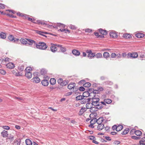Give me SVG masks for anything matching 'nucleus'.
Segmentation results:
<instances>
[{
  "mask_svg": "<svg viewBox=\"0 0 145 145\" xmlns=\"http://www.w3.org/2000/svg\"><path fill=\"white\" fill-rule=\"evenodd\" d=\"M37 48L42 50H45L47 48V46L44 42H40L38 44H35Z\"/></svg>",
  "mask_w": 145,
  "mask_h": 145,
  "instance_id": "1",
  "label": "nucleus"
},
{
  "mask_svg": "<svg viewBox=\"0 0 145 145\" xmlns=\"http://www.w3.org/2000/svg\"><path fill=\"white\" fill-rule=\"evenodd\" d=\"M99 98H93L92 101V104L95 106H97V108L101 109L103 108V106L102 105H101V106L99 107Z\"/></svg>",
  "mask_w": 145,
  "mask_h": 145,
  "instance_id": "2",
  "label": "nucleus"
},
{
  "mask_svg": "<svg viewBox=\"0 0 145 145\" xmlns=\"http://www.w3.org/2000/svg\"><path fill=\"white\" fill-rule=\"evenodd\" d=\"M127 58H136L138 57V54L136 52H133L132 53H129L127 54Z\"/></svg>",
  "mask_w": 145,
  "mask_h": 145,
  "instance_id": "3",
  "label": "nucleus"
},
{
  "mask_svg": "<svg viewBox=\"0 0 145 145\" xmlns=\"http://www.w3.org/2000/svg\"><path fill=\"white\" fill-rule=\"evenodd\" d=\"M58 83L62 86H65L67 84V82L65 81H63L61 78H59L57 80Z\"/></svg>",
  "mask_w": 145,
  "mask_h": 145,
  "instance_id": "4",
  "label": "nucleus"
},
{
  "mask_svg": "<svg viewBox=\"0 0 145 145\" xmlns=\"http://www.w3.org/2000/svg\"><path fill=\"white\" fill-rule=\"evenodd\" d=\"M6 11L7 15L12 18L14 17L12 14H14L15 12L14 11L8 10H6Z\"/></svg>",
  "mask_w": 145,
  "mask_h": 145,
  "instance_id": "5",
  "label": "nucleus"
},
{
  "mask_svg": "<svg viewBox=\"0 0 145 145\" xmlns=\"http://www.w3.org/2000/svg\"><path fill=\"white\" fill-rule=\"evenodd\" d=\"M86 52L88 54V57L90 58H92L95 56V53H93L91 50H87Z\"/></svg>",
  "mask_w": 145,
  "mask_h": 145,
  "instance_id": "6",
  "label": "nucleus"
},
{
  "mask_svg": "<svg viewBox=\"0 0 145 145\" xmlns=\"http://www.w3.org/2000/svg\"><path fill=\"white\" fill-rule=\"evenodd\" d=\"M97 121L96 118H94L91 120L90 121V124L89 125V127L91 128H93L95 126L94 125Z\"/></svg>",
  "mask_w": 145,
  "mask_h": 145,
  "instance_id": "7",
  "label": "nucleus"
},
{
  "mask_svg": "<svg viewBox=\"0 0 145 145\" xmlns=\"http://www.w3.org/2000/svg\"><path fill=\"white\" fill-rule=\"evenodd\" d=\"M57 45L58 44H55L52 43L51 44V46L50 48V49L51 51L53 52H55L57 51V48L56 46H57L56 45Z\"/></svg>",
  "mask_w": 145,
  "mask_h": 145,
  "instance_id": "8",
  "label": "nucleus"
},
{
  "mask_svg": "<svg viewBox=\"0 0 145 145\" xmlns=\"http://www.w3.org/2000/svg\"><path fill=\"white\" fill-rule=\"evenodd\" d=\"M12 73L16 76H21L22 74L15 70H13L12 71Z\"/></svg>",
  "mask_w": 145,
  "mask_h": 145,
  "instance_id": "9",
  "label": "nucleus"
},
{
  "mask_svg": "<svg viewBox=\"0 0 145 145\" xmlns=\"http://www.w3.org/2000/svg\"><path fill=\"white\" fill-rule=\"evenodd\" d=\"M32 80V82L34 83H39L40 82V79L37 76L33 77Z\"/></svg>",
  "mask_w": 145,
  "mask_h": 145,
  "instance_id": "10",
  "label": "nucleus"
},
{
  "mask_svg": "<svg viewBox=\"0 0 145 145\" xmlns=\"http://www.w3.org/2000/svg\"><path fill=\"white\" fill-rule=\"evenodd\" d=\"M110 35L111 37L113 38H116L118 37L117 33L115 31H112L110 33Z\"/></svg>",
  "mask_w": 145,
  "mask_h": 145,
  "instance_id": "11",
  "label": "nucleus"
},
{
  "mask_svg": "<svg viewBox=\"0 0 145 145\" xmlns=\"http://www.w3.org/2000/svg\"><path fill=\"white\" fill-rule=\"evenodd\" d=\"M6 67L9 69H12L14 68V64L12 63H9L6 65Z\"/></svg>",
  "mask_w": 145,
  "mask_h": 145,
  "instance_id": "12",
  "label": "nucleus"
},
{
  "mask_svg": "<svg viewBox=\"0 0 145 145\" xmlns=\"http://www.w3.org/2000/svg\"><path fill=\"white\" fill-rule=\"evenodd\" d=\"M1 135L3 137H7L8 135V131L4 130L1 133Z\"/></svg>",
  "mask_w": 145,
  "mask_h": 145,
  "instance_id": "13",
  "label": "nucleus"
},
{
  "mask_svg": "<svg viewBox=\"0 0 145 145\" xmlns=\"http://www.w3.org/2000/svg\"><path fill=\"white\" fill-rule=\"evenodd\" d=\"M25 76L28 79H31L32 76V73L31 72H25Z\"/></svg>",
  "mask_w": 145,
  "mask_h": 145,
  "instance_id": "14",
  "label": "nucleus"
},
{
  "mask_svg": "<svg viewBox=\"0 0 145 145\" xmlns=\"http://www.w3.org/2000/svg\"><path fill=\"white\" fill-rule=\"evenodd\" d=\"M105 127L104 125L103 124H99L97 126V129L100 131L102 130Z\"/></svg>",
  "mask_w": 145,
  "mask_h": 145,
  "instance_id": "15",
  "label": "nucleus"
},
{
  "mask_svg": "<svg viewBox=\"0 0 145 145\" xmlns=\"http://www.w3.org/2000/svg\"><path fill=\"white\" fill-rule=\"evenodd\" d=\"M99 32L103 35H106L107 33V31L105 30H103L102 29H99Z\"/></svg>",
  "mask_w": 145,
  "mask_h": 145,
  "instance_id": "16",
  "label": "nucleus"
},
{
  "mask_svg": "<svg viewBox=\"0 0 145 145\" xmlns=\"http://www.w3.org/2000/svg\"><path fill=\"white\" fill-rule=\"evenodd\" d=\"M123 37L126 39H130L132 37V36L131 34L127 33L123 34Z\"/></svg>",
  "mask_w": 145,
  "mask_h": 145,
  "instance_id": "17",
  "label": "nucleus"
},
{
  "mask_svg": "<svg viewBox=\"0 0 145 145\" xmlns=\"http://www.w3.org/2000/svg\"><path fill=\"white\" fill-rule=\"evenodd\" d=\"M41 83L44 86H47L49 84L48 81L46 80H44L42 81Z\"/></svg>",
  "mask_w": 145,
  "mask_h": 145,
  "instance_id": "18",
  "label": "nucleus"
},
{
  "mask_svg": "<svg viewBox=\"0 0 145 145\" xmlns=\"http://www.w3.org/2000/svg\"><path fill=\"white\" fill-rule=\"evenodd\" d=\"M75 83H70L68 85V88L69 89H72L75 86Z\"/></svg>",
  "mask_w": 145,
  "mask_h": 145,
  "instance_id": "19",
  "label": "nucleus"
},
{
  "mask_svg": "<svg viewBox=\"0 0 145 145\" xmlns=\"http://www.w3.org/2000/svg\"><path fill=\"white\" fill-rule=\"evenodd\" d=\"M72 53L73 55L76 56H78L80 54L79 51L76 50H73L72 51Z\"/></svg>",
  "mask_w": 145,
  "mask_h": 145,
  "instance_id": "20",
  "label": "nucleus"
},
{
  "mask_svg": "<svg viewBox=\"0 0 145 145\" xmlns=\"http://www.w3.org/2000/svg\"><path fill=\"white\" fill-rule=\"evenodd\" d=\"M103 120V117H100L97 120V119L96 122L98 124H102Z\"/></svg>",
  "mask_w": 145,
  "mask_h": 145,
  "instance_id": "21",
  "label": "nucleus"
},
{
  "mask_svg": "<svg viewBox=\"0 0 145 145\" xmlns=\"http://www.w3.org/2000/svg\"><path fill=\"white\" fill-rule=\"evenodd\" d=\"M56 46L60 48V50L61 52H64L66 51V48L65 47H63L62 45L60 44H58L57 45H56Z\"/></svg>",
  "mask_w": 145,
  "mask_h": 145,
  "instance_id": "22",
  "label": "nucleus"
},
{
  "mask_svg": "<svg viewBox=\"0 0 145 145\" xmlns=\"http://www.w3.org/2000/svg\"><path fill=\"white\" fill-rule=\"evenodd\" d=\"M35 24H40L42 25H47V24L44 21H42L40 20H38L36 21V22L35 23Z\"/></svg>",
  "mask_w": 145,
  "mask_h": 145,
  "instance_id": "23",
  "label": "nucleus"
},
{
  "mask_svg": "<svg viewBox=\"0 0 145 145\" xmlns=\"http://www.w3.org/2000/svg\"><path fill=\"white\" fill-rule=\"evenodd\" d=\"M135 36L138 38H142L144 37V35L142 33H137L135 34Z\"/></svg>",
  "mask_w": 145,
  "mask_h": 145,
  "instance_id": "24",
  "label": "nucleus"
},
{
  "mask_svg": "<svg viewBox=\"0 0 145 145\" xmlns=\"http://www.w3.org/2000/svg\"><path fill=\"white\" fill-rule=\"evenodd\" d=\"M25 18H27L28 20L29 21H31L35 23L36 22H34L35 20L34 19L28 17V16L27 15L25 14Z\"/></svg>",
  "mask_w": 145,
  "mask_h": 145,
  "instance_id": "25",
  "label": "nucleus"
},
{
  "mask_svg": "<svg viewBox=\"0 0 145 145\" xmlns=\"http://www.w3.org/2000/svg\"><path fill=\"white\" fill-rule=\"evenodd\" d=\"M33 68L30 67L29 66L27 67L25 69V72H31L33 70Z\"/></svg>",
  "mask_w": 145,
  "mask_h": 145,
  "instance_id": "26",
  "label": "nucleus"
},
{
  "mask_svg": "<svg viewBox=\"0 0 145 145\" xmlns=\"http://www.w3.org/2000/svg\"><path fill=\"white\" fill-rule=\"evenodd\" d=\"M26 40L28 42V43L29 45H32L33 43L35 44V42L34 40H33L30 39H26Z\"/></svg>",
  "mask_w": 145,
  "mask_h": 145,
  "instance_id": "27",
  "label": "nucleus"
},
{
  "mask_svg": "<svg viewBox=\"0 0 145 145\" xmlns=\"http://www.w3.org/2000/svg\"><path fill=\"white\" fill-rule=\"evenodd\" d=\"M26 144L27 145H32V143L31 140L29 139H27L25 140Z\"/></svg>",
  "mask_w": 145,
  "mask_h": 145,
  "instance_id": "28",
  "label": "nucleus"
},
{
  "mask_svg": "<svg viewBox=\"0 0 145 145\" xmlns=\"http://www.w3.org/2000/svg\"><path fill=\"white\" fill-rule=\"evenodd\" d=\"M86 111V108H82L80 110L79 112V114L80 115H81Z\"/></svg>",
  "mask_w": 145,
  "mask_h": 145,
  "instance_id": "29",
  "label": "nucleus"
},
{
  "mask_svg": "<svg viewBox=\"0 0 145 145\" xmlns=\"http://www.w3.org/2000/svg\"><path fill=\"white\" fill-rule=\"evenodd\" d=\"M20 41L22 44H27V41L25 39L21 38L20 40Z\"/></svg>",
  "mask_w": 145,
  "mask_h": 145,
  "instance_id": "30",
  "label": "nucleus"
},
{
  "mask_svg": "<svg viewBox=\"0 0 145 145\" xmlns=\"http://www.w3.org/2000/svg\"><path fill=\"white\" fill-rule=\"evenodd\" d=\"M123 128L122 125H119L117 126V131H119L121 130Z\"/></svg>",
  "mask_w": 145,
  "mask_h": 145,
  "instance_id": "31",
  "label": "nucleus"
},
{
  "mask_svg": "<svg viewBox=\"0 0 145 145\" xmlns=\"http://www.w3.org/2000/svg\"><path fill=\"white\" fill-rule=\"evenodd\" d=\"M103 57L106 58H108L110 56L109 54L107 52H105L103 54Z\"/></svg>",
  "mask_w": 145,
  "mask_h": 145,
  "instance_id": "32",
  "label": "nucleus"
},
{
  "mask_svg": "<svg viewBox=\"0 0 145 145\" xmlns=\"http://www.w3.org/2000/svg\"><path fill=\"white\" fill-rule=\"evenodd\" d=\"M50 83L52 85H54L56 83V80L54 78H52L50 80Z\"/></svg>",
  "mask_w": 145,
  "mask_h": 145,
  "instance_id": "33",
  "label": "nucleus"
},
{
  "mask_svg": "<svg viewBox=\"0 0 145 145\" xmlns=\"http://www.w3.org/2000/svg\"><path fill=\"white\" fill-rule=\"evenodd\" d=\"M89 95V93L88 91H85L83 93V97H87Z\"/></svg>",
  "mask_w": 145,
  "mask_h": 145,
  "instance_id": "34",
  "label": "nucleus"
},
{
  "mask_svg": "<svg viewBox=\"0 0 145 145\" xmlns=\"http://www.w3.org/2000/svg\"><path fill=\"white\" fill-rule=\"evenodd\" d=\"M135 134L137 136H140L142 135V133L139 130H137L135 131Z\"/></svg>",
  "mask_w": 145,
  "mask_h": 145,
  "instance_id": "35",
  "label": "nucleus"
},
{
  "mask_svg": "<svg viewBox=\"0 0 145 145\" xmlns=\"http://www.w3.org/2000/svg\"><path fill=\"white\" fill-rule=\"evenodd\" d=\"M129 129H126L122 132L121 134L123 135H125L129 132Z\"/></svg>",
  "mask_w": 145,
  "mask_h": 145,
  "instance_id": "36",
  "label": "nucleus"
},
{
  "mask_svg": "<svg viewBox=\"0 0 145 145\" xmlns=\"http://www.w3.org/2000/svg\"><path fill=\"white\" fill-rule=\"evenodd\" d=\"M6 35L5 33L3 32L0 33V38L2 39H5L6 38Z\"/></svg>",
  "mask_w": 145,
  "mask_h": 145,
  "instance_id": "37",
  "label": "nucleus"
},
{
  "mask_svg": "<svg viewBox=\"0 0 145 145\" xmlns=\"http://www.w3.org/2000/svg\"><path fill=\"white\" fill-rule=\"evenodd\" d=\"M97 58H101L102 57V55L100 53H98L95 55V56Z\"/></svg>",
  "mask_w": 145,
  "mask_h": 145,
  "instance_id": "38",
  "label": "nucleus"
},
{
  "mask_svg": "<svg viewBox=\"0 0 145 145\" xmlns=\"http://www.w3.org/2000/svg\"><path fill=\"white\" fill-rule=\"evenodd\" d=\"M104 101L106 103L109 104L111 103L112 101L110 99H104Z\"/></svg>",
  "mask_w": 145,
  "mask_h": 145,
  "instance_id": "39",
  "label": "nucleus"
},
{
  "mask_svg": "<svg viewBox=\"0 0 145 145\" xmlns=\"http://www.w3.org/2000/svg\"><path fill=\"white\" fill-rule=\"evenodd\" d=\"M6 74L5 70L3 69H0V74L2 75H4Z\"/></svg>",
  "mask_w": 145,
  "mask_h": 145,
  "instance_id": "40",
  "label": "nucleus"
},
{
  "mask_svg": "<svg viewBox=\"0 0 145 145\" xmlns=\"http://www.w3.org/2000/svg\"><path fill=\"white\" fill-rule=\"evenodd\" d=\"M76 100H80L83 99V96H78L76 97Z\"/></svg>",
  "mask_w": 145,
  "mask_h": 145,
  "instance_id": "41",
  "label": "nucleus"
},
{
  "mask_svg": "<svg viewBox=\"0 0 145 145\" xmlns=\"http://www.w3.org/2000/svg\"><path fill=\"white\" fill-rule=\"evenodd\" d=\"M10 59L8 57H4L3 59V61H4L6 62H8L10 60Z\"/></svg>",
  "mask_w": 145,
  "mask_h": 145,
  "instance_id": "42",
  "label": "nucleus"
},
{
  "mask_svg": "<svg viewBox=\"0 0 145 145\" xmlns=\"http://www.w3.org/2000/svg\"><path fill=\"white\" fill-rule=\"evenodd\" d=\"M91 86V84L89 82L86 83L84 85V86L86 87H89L90 86Z\"/></svg>",
  "mask_w": 145,
  "mask_h": 145,
  "instance_id": "43",
  "label": "nucleus"
},
{
  "mask_svg": "<svg viewBox=\"0 0 145 145\" xmlns=\"http://www.w3.org/2000/svg\"><path fill=\"white\" fill-rule=\"evenodd\" d=\"M94 34L95 36H98V37L101 38H103L104 37V36L103 35H99V34L97 32H95Z\"/></svg>",
  "mask_w": 145,
  "mask_h": 145,
  "instance_id": "44",
  "label": "nucleus"
},
{
  "mask_svg": "<svg viewBox=\"0 0 145 145\" xmlns=\"http://www.w3.org/2000/svg\"><path fill=\"white\" fill-rule=\"evenodd\" d=\"M8 39L11 41H12L14 39V37L12 35H10L8 37Z\"/></svg>",
  "mask_w": 145,
  "mask_h": 145,
  "instance_id": "45",
  "label": "nucleus"
},
{
  "mask_svg": "<svg viewBox=\"0 0 145 145\" xmlns=\"http://www.w3.org/2000/svg\"><path fill=\"white\" fill-rule=\"evenodd\" d=\"M1 127L7 130H8L10 129V127L8 126H3Z\"/></svg>",
  "mask_w": 145,
  "mask_h": 145,
  "instance_id": "46",
  "label": "nucleus"
},
{
  "mask_svg": "<svg viewBox=\"0 0 145 145\" xmlns=\"http://www.w3.org/2000/svg\"><path fill=\"white\" fill-rule=\"evenodd\" d=\"M95 137L93 136H89L87 137V138L90 140H92V141L94 139Z\"/></svg>",
  "mask_w": 145,
  "mask_h": 145,
  "instance_id": "47",
  "label": "nucleus"
},
{
  "mask_svg": "<svg viewBox=\"0 0 145 145\" xmlns=\"http://www.w3.org/2000/svg\"><path fill=\"white\" fill-rule=\"evenodd\" d=\"M40 73L42 75H44L46 73V71L44 69H42L40 71Z\"/></svg>",
  "mask_w": 145,
  "mask_h": 145,
  "instance_id": "48",
  "label": "nucleus"
},
{
  "mask_svg": "<svg viewBox=\"0 0 145 145\" xmlns=\"http://www.w3.org/2000/svg\"><path fill=\"white\" fill-rule=\"evenodd\" d=\"M92 104L90 103H87L86 104L87 108H90L91 107Z\"/></svg>",
  "mask_w": 145,
  "mask_h": 145,
  "instance_id": "49",
  "label": "nucleus"
},
{
  "mask_svg": "<svg viewBox=\"0 0 145 145\" xmlns=\"http://www.w3.org/2000/svg\"><path fill=\"white\" fill-rule=\"evenodd\" d=\"M86 32H88L90 33L92 32V30L91 29L88 28L84 30Z\"/></svg>",
  "mask_w": 145,
  "mask_h": 145,
  "instance_id": "50",
  "label": "nucleus"
},
{
  "mask_svg": "<svg viewBox=\"0 0 145 145\" xmlns=\"http://www.w3.org/2000/svg\"><path fill=\"white\" fill-rule=\"evenodd\" d=\"M16 14L18 16H22V17L24 16L25 17V14H23L21 13L20 12H17Z\"/></svg>",
  "mask_w": 145,
  "mask_h": 145,
  "instance_id": "51",
  "label": "nucleus"
},
{
  "mask_svg": "<svg viewBox=\"0 0 145 145\" xmlns=\"http://www.w3.org/2000/svg\"><path fill=\"white\" fill-rule=\"evenodd\" d=\"M60 31L61 32L65 31V33H67V31H68L69 32V31L68 30H65L64 29H60L58 31Z\"/></svg>",
  "mask_w": 145,
  "mask_h": 145,
  "instance_id": "52",
  "label": "nucleus"
},
{
  "mask_svg": "<svg viewBox=\"0 0 145 145\" xmlns=\"http://www.w3.org/2000/svg\"><path fill=\"white\" fill-rule=\"evenodd\" d=\"M5 5L3 4L0 3V8L3 9L5 8Z\"/></svg>",
  "mask_w": 145,
  "mask_h": 145,
  "instance_id": "53",
  "label": "nucleus"
},
{
  "mask_svg": "<svg viewBox=\"0 0 145 145\" xmlns=\"http://www.w3.org/2000/svg\"><path fill=\"white\" fill-rule=\"evenodd\" d=\"M110 56L112 58H114L116 56V54L114 53H113L111 54Z\"/></svg>",
  "mask_w": 145,
  "mask_h": 145,
  "instance_id": "54",
  "label": "nucleus"
},
{
  "mask_svg": "<svg viewBox=\"0 0 145 145\" xmlns=\"http://www.w3.org/2000/svg\"><path fill=\"white\" fill-rule=\"evenodd\" d=\"M69 27L70 28H71V29H75L76 28V27H75L74 25H70V26H69Z\"/></svg>",
  "mask_w": 145,
  "mask_h": 145,
  "instance_id": "55",
  "label": "nucleus"
},
{
  "mask_svg": "<svg viewBox=\"0 0 145 145\" xmlns=\"http://www.w3.org/2000/svg\"><path fill=\"white\" fill-rule=\"evenodd\" d=\"M131 138L132 139L135 140H137L140 139V138L139 137H138L135 136H131Z\"/></svg>",
  "mask_w": 145,
  "mask_h": 145,
  "instance_id": "56",
  "label": "nucleus"
},
{
  "mask_svg": "<svg viewBox=\"0 0 145 145\" xmlns=\"http://www.w3.org/2000/svg\"><path fill=\"white\" fill-rule=\"evenodd\" d=\"M92 142L93 143H94L95 144H98L99 143L98 142H97V141H96V139L95 138L92 141Z\"/></svg>",
  "mask_w": 145,
  "mask_h": 145,
  "instance_id": "57",
  "label": "nucleus"
},
{
  "mask_svg": "<svg viewBox=\"0 0 145 145\" xmlns=\"http://www.w3.org/2000/svg\"><path fill=\"white\" fill-rule=\"evenodd\" d=\"M112 129L113 130H116V131H117V125H114L113 126H112Z\"/></svg>",
  "mask_w": 145,
  "mask_h": 145,
  "instance_id": "58",
  "label": "nucleus"
},
{
  "mask_svg": "<svg viewBox=\"0 0 145 145\" xmlns=\"http://www.w3.org/2000/svg\"><path fill=\"white\" fill-rule=\"evenodd\" d=\"M18 69L19 70L22 71L24 69V67L23 66H20L19 67Z\"/></svg>",
  "mask_w": 145,
  "mask_h": 145,
  "instance_id": "59",
  "label": "nucleus"
},
{
  "mask_svg": "<svg viewBox=\"0 0 145 145\" xmlns=\"http://www.w3.org/2000/svg\"><path fill=\"white\" fill-rule=\"evenodd\" d=\"M135 129H132L130 131V133L131 134H133V133H135Z\"/></svg>",
  "mask_w": 145,
  "mask_h": 145,
  "instance_id": "60",
  "label": "nucleus"
},
{
  "mask_svg": "<svg viewBox=\"0 0 145 145\" xmlns=\"http://www.w3.org/2000/svg\"><path fill=\"white\" fill-rule=\"evenodd\" d=\"M58 26H59L60 27H62L64 28H65V25H64L63 24H59Z\"/></svg>",
  "mask_w": 145,
  "mask_h": 145,
  "instance_id": "61",
  "label": "nucleus"
},
{
  "mask_svg": "<svg viewBox=\"0 0 145 145\" xmlns=\"http://www.w3.org/2000/svg\"><path fill=\"white\" fill-rule=\"evenodd\" d=\"M79 89L80 91H84L85 89L83 87H81L79 88Z\"/></svg>",
  "mask_w": 145,
  "mask_h": 145,
  "instance_id": "62",
  "label": "nucleus"
},
{
  "mask_svg": "<svg viewBox=\"0 0 145 145\" xmlns=\"http://www.w3.org/2000/svg\"><path fill=\"white\" fill-rule=\"evenodd\" d=\"M98 89L99 90V91H102L103 90V89L102 87H99L98 88Z\"/></svg>",
  "mask_w": 145,
  "mask_h": 145,
  "instance_id": "63",
  "label": "nucleus"
},
{
  "mask_svg": "<svg viewBox=\"0 0 145 145\" xmlns=\"http://www.w3.org/2000/svg\"><path fill=\"white\" fill-rule=\"evenodd\" d=\"M140 141H142V143H144V142H145V137L142 138L141 140H140Z\"/></svg>",
  "mask_w": 145,
  "mask_h": 145,
  "instance_id": "64",
  "label": "nucleus"
}]
</instances>
